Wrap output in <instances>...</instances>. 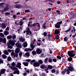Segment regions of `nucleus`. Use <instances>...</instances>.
<instances>
[{"label":"nucleus","mask_w":76,"mask_h":76,"mask_svg":"<svg viewBox=\"0 0 76 76\" xmlns=\"http://www.w3.org/2000/svg\"><path fill=\"white\" fill-rule=\"evenodd\" d=\"M7 44L8 48H9L12 49V48L13 47L10 45H11L12 46L15 45V42L13 41V40L12 41L11 40H9V43H7Z\"/></svg>","instance_id":"f257e3e1"},{"label":"nucleus","mask_w":76,"mask_h":76,"mask_svg":"<svg viewBox=\"0 0 76 76\" xmlns=\"http://www.w3.org/2000/svg\"><path fill=\"white\" fill-rule=\"evenodd\" d=\"M68 54L69 57H73L75 56V53H74V50H70L68 52Z\"/></svg>","instance_id":"f03ea898"},{"label":"nucleus","mask_w":76,"mask_h":76,"mask_svg":"<svg viewBox=\"0 0 76 76\" xmlns=\"http://www.w3.org/2000/svg\"><path fill=\"white\" fill-rule=\"evenodd\" d=\"M40 68L42 69H45V71H47V70H48L49 69L47 68V66L45 65L44 64H42L40 66Z\"/></svg>","instance_id":"7ed1b4c3"},{"label":"nucleus","mask_w":76,"mask_h":76,"mask_svg":"<svg viewBox=\"0 0 76 76\" xmlns=\"http://www.w3.org/2000/svg\"><path fill=\"white\" fill-rule=\"evenodd\" d=\"M39 64L38 62H34L33 63V66L34 67H39Z\"/></svg>","instance_id":"20e7f679"},{"label":"nucleus","mask_w":76,"mask_h":76,"mask_svg":"<svg viewBox=\"0 0 76 76\" xmlns=\"http://www.w3.org/2000/svg\"><path fill=\"white\" fill-rule=\"evenodd\" d=\"M36 53H37L40 54L41 53H42V50H40L39 48H37L36 50Z\"/></svg>","instance_id":"39448f33"},{"label":"nucleus","mask_w":76,"mask_h":76,"mask_svg":"<svg viewBox=\"0 0 76 76\" xmlns=\"http://www.w3.org/2000/svg\"><path fill=\"white\" fill-rule=\"evenodd\" d=\"M18 42L15 44V46H17V47L21 48H22V46H21V44L20 43H18Z\"/></svg>","instance_id":"423d86ee"},{"label":"nucleus","mask_w":76,"mask_h":76,"mask_svg":"<svg viewBox=\"0 0 76 76\" xmlns=\"http://www.w3.org/2000/svg\"><path fill=\"white\" fill-rule=\"evenodd\" d=\"M15 7L17 9H20V8L22 7V5L20 4H17L15 5Z\"/></svg>","instance_id":"0eeeda50"},{"label":"nucleus","mask_w":76,"mask_h":76,"mask_svg":"<svg viewBox=\"0 0 76 76\" xmlns=\"http://www.w3.org/2000/svg\"><path fill=\"white\" fill-rule=\"evenodd\" d=\"M19 52H20V49L19 48H17L15 51V53L16 54L19 53Z\"/></svg>","instance_id":"6e6552de"},{"label":"nucleus","mask_w":76,"mask_h":76,"mask_svg":"<svg viewBox=\"0 0 76 76\" xmlns=\"http://www.w3.org/2000/svg\"><path fill=\"white\" fill-rule=\"evenodd\" d=\"M54 33L55 34L57 35V34H60V31L58 29H56L55 30Z\"/></svg>","instance_id":"1a4fd4ad"},{"label":"nucleus","mask_w":76,"mask_h":76,"mask_svg":"<svg viewBox=\"0 0 76 76\" xmlns=\"http://www.w3.org/2000/svg\"><path fill=\"white\" fill-rule=\"evenodd\" d=\"M1 28H3V29H5V28H6V24H5V23H2L1 25Z\"/></svg>","instance_id":"9d476101"},{"label":"nucleus","mask_w":76,"mask_h":76,"mask_svg":"<svg viewBox=\"0 0 76 76\" xmlns=\"http://www.w3.org/2000/svg\"><path fill=\"white\" fill-rule=\"evenodd\" d=\"M68 70L70 71H73V69H74L73 66H69V67H68Z\"/></svg>","instance_id":"9b49d317"},{"label":"nucleus","mask_w":76,"mask_h":76,"mask_svg":"<svg viewBox=\"0 0 76 76\" xmlns=\"http://www.w3.org/2000/svg\"><path fill=\"white\" fill-rule=\"evenodd\" d=\"M55 26L56 28H60V25H59L57 23L56 24H55Z\"/></svg>","instance_id":"f8f14e48"},{"label":"nucleus","mask_w":76,"mask_h":76,"mask_svg":"<svg viewBox=\"0 0 76 76\" xmlns=\"http://www.w3.org/2000/svg\"><path fill=\"white\" fill-rule=\"evenodd\" d=\"M19 39L20 40V41H21V42H24V41H25V39H23L22 37L19 38Z\"/></svg>","instance_id":"ddd939ff"},{"label":"nucleus","mask_w":76,"mask_h":76,"mask_svg":"<svg viewBox=\"0 0 76 76\" xmlns=\"http://www.w3.org/2000/svg\"><path fill=\"white\" fill-rule=\"evenodd\" d=\"M6 70V69H1V74H4V73H5V71Z\"/></svg>","instance_id":"4468645a"},{"label":"nucleus","mask_w":76,"mask_h":76,"mask_svg":"<svg viewBox=\"0 0 76 76\" xmlns=\"http://www.w3.org/2000/svg\"><path fill=\"white\" fill-rule=\"evenodd\" d=\"M10 69H12L13 70H18V69L16 67H14L13 68H12V66H10Z\"/></svg>","instance_id":"2eb2a0df"},{"label":"nucleus","mask_w":76,"mask_h":76,"mask_svg":"<svg viewBox=\"0 0 76 76\" xmlns=\"http://www.w3.org/2000/svg\"><path fill=\"white\" fill-rule=\"evenodd\" d=\"M30 31V29L29 28H27V30L26 31V34L27 35H29V32Z\"/></svg>","instance_id":"dca6fc26"},{"label":"nucleus","mask_w":76,"mask_h":76,"mask_svg":"<svg viewBox=\"0 0 76 76\" xmlns=\"http://www.w3.org/2000/svg\"><path fill=\"white\" fill-rule=\"evenodd\" d=\"M23 64L25 66H28V64L29 63L27 62H24L23 63Z\"/></svg>","instance_id":"f3484780"},{"label":"nucleus","mask_w":76,"mask_h":76,"mask_svg":"<svg viewBox=\"0 0 76 76\" xmlns=\"http://www.w3.org/2000/svg\"><path fill=\"white\" fill-rule=\"evenodd\" d=\"M8 39H10L12 38V35H9L7 37Z\"/></svg>","instance_id":"a211bd4d"},{"label":"nucleus","mask_w":76,"mask_h":76,"mask_svg":"<svg viewBox=\"0 0 76 76\" xmlns=\"http://www.w3.org/2000/svg\"><path fill=\"white\" fill-rule=\"evenodd\" d=\"M30 47L32 49L34 50V48L35 47V45H34L33 44H30Z\"/></svg>","instance_id":"6ab92c4d"},{"label":"nucleus","mask_w":76,"mask_h":76,"mask_svg":"<svg viewBox=\"0 0 76 76\" xmlns=\"http://www.w3.org/2000/svg\"><path fill=\"white\" fill-rule=\"evenodd\" d=\"M47 68L49 69H53V66L50 65H48L47 66Z\"/></svg>","instance_id":"aec40b11"},{"label":"nucleus","mask_w":76,"mask_h":76,"mask_svg":"<svg viewBox=\"0 0 76 76\" xmlns=\"http://www.w3.org/2000/svg\"><path fill=\"white\" fill-rule=\"evenodd\" d=\"M4 34L5 35H7L8 34H9V33L7 31H4Z\"/></svg>","instance_id":"412c9836"},{"label":"nucleus","mask_w":76,"mask_h":76,"mask_svg":"<svg viewBox=\"0 0 76 76\" xmlns=\"http://www.w3.org/2000/svg\"><path fill=\"white\" fill-rule=\"evenodd\" d=\"M72 58L71 57H69L68 58V60L69 61V62H70V61H72Z\"/></svg>","instance_id":"4be33fe9"},{"label":"nucleus","mask_w":76,"mask_h":76,"mask_svg":"<svg viewBox=\"0 0 76 76\" xmlns=\"http://www.w3.org/2000/svg\"><path fill=\"white\" fill-rule=\"evenodd\" d=\"M11 65H12V68H13L14 67H15V66L16 64H15V62H13L12 63H11Z\"/></svg>","instance_id":"5701e85b"},{"label":"nucleus","mask_w":76,"mask_h":76,"mask_svg":"<svg viewBox=\"0 0 76 76\" xmlns=\"http://www.w3.org/2000/svg\"><path fill=\"white\" fill-rule=\"evenodd\" d=\"M38 63H39V64H41L43 63V61H42L41 60L38 61Z\"/></svg>","instance_id":"b1692460"},{"label":"nucleus","mask_w":76,"mask_h":76,"mask_svg":"<svg viewBox=\"0 0 76 76\" xmlns=\"http://www.w3.org/2000/svg\"><path fill=\"white\" fill-rule=\"evenodd\" d=\"M9 8L5 7V8H4V12H6V11L9 10Z\"/></svg>","instance_id":"393cba45"},{"label":"nucleus","mask_w":76,"mask_h":76,"mask_svg":"<svg viewBox=\"0 0 76 76\" xmlns=\"http://www.w3.org/2000/svg\"><path fill=\"white\" fill-rule=\"evenodd\" d=\"M60 37L59 36H58V35H57L56 36H55V38L56 39H57L58 40L59 39V37Z\"/></svg>","instance_id":"a878e982"},{"label":"nucleus","mask_w":76,"mask_h":76,"mask_svg":"<svg viewBox=\"0 0 76 76\" xmlns=\"http://www.w3.org/2000/svg\"><path fill=\"white\" fill-rule=\"evenodd\" d=\"M23 45H24V48H26L27 46H28V44L27 43H26L25 44L24 43H23Z\"/></svg>","instance_id":"bb28decb"},{"label":"nucleus","mask_w":76,"mask_h":76,"mask_svg":"<svg viewBox=\"0 0 76 76\" xmlns=\"http://www.w3.org/2000/svg\"><path fill=\"white\" fill-rule=\"evenodd\" d=\"M4 53L6 55H9V53H8V52H7V51L6 50H5L4 52Z\"/></svg>","instance_id":"cd10ccee"},{"label":"nucleus","mask_w":76,"mask_h":76,"mask_svg":"<svg viewBox=\"0 0 76 76\" xmlns=\"http://www.w3.org/2000/svg\"><path fill=\"white\" fill-rule=\"evenodd\" d=\"M3 4H4V2H2L0 3V6L2 7H4V5H3Z\"/></svg>","instance_id":"c85d7f7f"},{"label":"nucleus","mask_w":76,"mask_h":76,"mask_svg":"<svg viewBox=\"0 0 76 76\" xmlns=\"http://www.w3.org/2000/svg\"><path fill=\"white\" fill-rule=\"evenodd\" d=\"M0 36L1 37H3V38L4 37V35L3 33H0Z\"/></svg>","instance_id":"c756f323"},{"label":"nucleus","mask_w":76,"mask_h":76,"mask_svg":"<svg viewBox=\"0 0 76 76\" xmlns=\"http://www.w3.org/2000/svg\"><path fill=\"white\" fill-rule=\"evenodd\" d=\"M2 58H4V59H5V58H7V56H6L4 54H3Z\"/></svg>","instance_id":"7c9ffc66"},{"label":"nucleus","mask_w":76,"mask_h":76,"mask_svg":"<svg viewBox=\"0 0 76 76\" xmlns=\"http://www.w3.org/2000/svg\"><path fill=\"white\" fill-rule=\"evenodd\" d=\"M16 37V35L15 34H14L12 36V38L13 39H15Z\"/></svg>","instance_id":"2f4dec72"},{"label":"nucleus","mask_w":76,"mask_h":76,"mask_svg":"<svg viewBox=\"0 0 76 76\" xmlns=\"http://www.w3.org/2000/svg\"><path fill=\"white\" fill-rule=\"evenodd\" d=\"M17 65L19 66V68H21V63H18Z\"/></svg>","instance_id":"473e14b6"},{"label":"nucleus","mask_w":76,"mask_h":76,"mask_svg":"<svg viewBox=\"0 0 76 76\" xmlns=\"http://www.w3.org/2000/svg\"><path fill=\"white\" fill-rule=\"evenodd\" d=\"M6 39H3L2 40V42L4 43V44H6Z\"/></svg>","instance_id":"72a5a7b5"},{"label":"nucleus","mask_w":76,"mask_h":76,"mask_svg":"<svg viewBox=\"0 0 76 76\" xmlns=\"http://www.w3.org/2000/svg\"><path fill=\"white\" fill-rule=\"evenodd\" d=\"M32 53V54L34 55H36V54H37V52L35 51H33Z\"/></svg>","instance_id":"f704fd0d"},{"label":"nucleus","mask_w":76,"mask_h":76,"mask_svg":"<svg viewBox=\"0 0 76 76\" xmlns=\"http://www.w3.org/2000/svg\"><path fill=\"white\" fill-rule=\"evenodd\" d=\"M48 62L49 63H52L53 61H52V59L51 58H49L48 59Z\"/></svg>","instance_id":"c9c22d12"},{"label":"nucleus","mask_w":76,"mask_h":76,"mask_svg":"<svg viewBox=\"0 0 76 76\" xmlns=\"http://www.w3.org/2000/svg\"><path fill=\"white\" fill-rule=\"evenodd\" d=\"M63 62L62 63H65L66 62V60H67V59H66V58H63L62 59Z\"/></svg>","instance_id":"e433bc0d"},{"label":"nucleus","mask_w":76,"mask_h":76,"mask_svg":"<svg viewBox=\"0 0 76 76\" xmlns=\"http://www.w3.org/2000/svg\"><path fill=\"white\" fill-rule=\"evenodd\" d=\"M51 72L52 73H54L56 72V70L54 69H53L51 70Z\"/></svg>","instance_id":"4c0bfd02"},{"label":"nucleus","mask_w":76,"mask_h":76,"mask_svg":"<svg viewBox=\"0 0 76 76\" xmlns=\"http://www.w3.org/2000/svg\"><path fill=\"white\" fill-rule=\"evenodd\" d=\"M3 60H2L1 58H0V64H3Z\"/></svg>","instance_id":"58836bf2"},{"label":"nucleus","mask_w":76,"mask_h":76,"mask_svg":"<svg viewBox=\"0 0 76 76\" xmlns=\"http://www.w3.org/2000/svg\"><path fill=\"white\" fill-rule=\"evenodd\" d=\"M11 57L9 56L7 58V61H11Z\"/></svg>","instance_id":"ea45409f"},{"label":"nucleus","mask_w":76,"mask_h":76,"mask_svg":"<svg viewBox=\"0 0 76 76\" xmlns=\"http://www.w3.org/2000/svg\"><path fill=\"white\" fill-rule=\"evenodd\" d=\"M35 60H33L32 61H31V62H30V64H33V63L35 62Z\"/></svg>","instance_id":"a19ab883"},{"label":"nucleus","mask_w":76,"mask_h":76,"mask_svg":"<svg viewBox=\"0 0 76 76\" xmlns=\"http://www.w3.org/2000/svg\"><path fill=\"white\" fill-rule=\"evenodd\" d=\"M67 40H68V39L67 38V37H66L64 38V41H65V42H67Z\"/></svg>","instance_id":"79ce46f5"},{"label":"nucleus","mask_w":76,"mask_h":76,"mask_svg":"<svg viewBox=\"0 0 76 76\" xmlns=\"http://www.w3.org/2000/svg\"><path fill=\"white\" fill-rule=\"evenodd\" d=\"M19 23L20 26H22V25H23V22H22L21 21H20Z\"/></svg>","instance_id":"37998d69"},{"label":"nucleus","mask_w":76,"mask_h":76,"mask_svg":"<svg viewBox=\"0 0 76 76\" xmlns=\"http://www.w3.org/2000/svg\"><path fill=\"white\" fill-rule=\"evenodd\" d=\"M48 58H45V59L44 62L45 63H47V61H48Z\"/></svg>","instance_id":"c03bdc74"},{"label":"nucleus","mask_w":76,"mask_h":76,"mask_svg":"<svg viewBox=\"0 0 76 76\" xmlns=\"http://www.w3.org/2000/svg\"><path fill=\"white\" fill-rule=\"evenodd\" d=\"M36 25H38L37 26L38 28H40V25H39V23H36Z\"/></svg>","instance_id":"a18cd8bd"},{"label":"nucleus","mask_w":76,"mask_h":76,"mask_svg":"<svg viewBox=\"0 0 76 76\" xmlns=\"http://www.w3.org/2000/svg\"><path fill=\"white\" fill-rule=\"evenodd\" d=\"M25 54H26L27 57H29V53L28 52L26 53Z\"/></svg>","instance_id":"49530a36"},{"label":"nucleus","mask_w":76,"mask_h":76,"mask_svg":"<svg viewBox=\"0 0 76 76\" xmlns=\"http://www.w3.org/2000/svg\"><path fill=\"white\" fill-rule=\"evenodd\" d=\"M70 30H71V27H70L69 28V29L68 30H66V32H69V31H70Z\"/></svg>","instance_id":"de8ad7c7"},{"label":"nucleus","mask_w":76,"mask_h":76,"mask_svg":"<svg viewBox=\"0 0 76 76\" xmlns=\"http://www.w3.org/2000/svg\"><path fill=\"white\" fill-rule=\"evenodd\" d=\"M57 58H58V59H61V57L60 56H58L56 57Z\"/></svg>","instance_id":"09e8293b"},{"label":"nucleus","mask_w":76,"mask_h":76,"mask_svg":"<svg viewBox=\"0 0 76 76\" xmlns=\"http://www.w3.org/2000/svg\"><path fill=\"white\" fill-rule=\"evenodd\" d=\"M48 39L49 41H50V38L51 37V34H48Z\"/></svg>","instance_id":"8fccbe9b"},{"label":"nucleus","mask_w":76,"mask_h":76,"mask_svg":"<svg viewBox=\"0 0 76 76\" xmlns=\"http://www.w3.org/2000/svg\"><path fill=\"white\" fill-rule=\"evenodd\" d=\"M62 23H63V22H62V21H61L60 22H57V23L58 24L60 25H61V24Z\"/></svg>","instance_id":"3c124183"},{"label":"nucleus","mask_w":76,"mask_h":76,"mask_svg":"<svg viewBox=\"0 0 76 76\" xmlns=\"http://www.w3.org/2000/svg\"><path fill=\"white\" fill-rule=\"evenodd\" d=\"M16 74H17L18 75H19V70H18L17 71H15Z\"/></svg>","instance_id":"603ef678"},{"label":"nucleus","mask_w":76,"mask_h":76,"mask_svg":"<svg viewBox=\"0 0 76 76\" xmlns=\"http://www.w3.org/2000/svg\"><path fill=\"white\" fill-rule=\"evenodd\" d=\"M43 35L44 37H46L47 35V34L45 32H44Z\"/></svg>","instance_id":"864d4df0"},{"label":"nucleus","mask_w":76,"mask_h":76,"mask_svg":"<svg viewBox=\"0 0 76 76\" xmlns=\"http://www.w3.org/2000/svg\"><path fill=\"white\" fill-rule=\"evenodd\" d=\"M22 52H21L19 53V56L21 57H22Z\"/></svg>","instance_id":"5fc2aeb1"},{"label":"nucleus","mask_w":76,"mask_h":76,"mask_svg":"<svg viewBox=\"0 0 76 76\" xmlns=\"http://www.w3.org/2000/svg\"><path fill=\"white\" fill-rule=\"evenodd\" d=\"M25 12L26 13H27L28 12H30V10H25Z\"/></svg>","instance_id":"6e6d98bb"},{"label":"nucleus","mask_w":76,"mask_h":76,"mask_svg":"<svg viewBox=\"0 0 76 76\" xmlns=\"http://www.w3.org/2000/svg\"><path fill=\"white\" fill-rule=\"evenodd\" d=\"M56 73H55V74H56V75H57V74H58V73H59V71L58 70H57L56 71Z\"/></svg>","instance_id":"4d7b16f0"},{"label":"nucleus","mask_w":76,"mask_h":76,"mask_svg":"<svg viewBox=\"0 0 76 76\" xmlns=\"http://www.w3.org/2000/svg\"><path fill=\"white\" fill-rule=\"evenodd\" d=\"M53 62H57V59L55 58L53 59Z\"/></svg>","instance_id":"13d9d810"},{"label":"nucleus","mask_w":76,"mask_h":76,"mask_svg":"<svg viewBox=\"0 0 76 76\" xmlns=\"http://www.w3.org/2000/svg\"><path fill=\"white\" fill-rule=\"evenodd\" d=\"M31 59H26V61L27 62H30V61H31Z\"/></svg>","instance_id":"bf43d9fd"},{"label":"nucleus","mask_w":76,"mask_h":76,"mask_svg":"<svg viewBox=\"0 0 76 76\" xmlns=\"http://www.w3.org/2000/svg\"><path fill=\"white\" fill-rule=\"evenodd\" d=\"M10 13L7 12H6L5 13V15H10Z\"/></svg>","instance_id":"052dcab7"},{"label":"nucleus","mask_w":76,"mask_h":76,"mask_svg":"<svg viewBox=\"0 0 76 76\" xmlns=\"http://www.w3.org/2000/svg\"><path fill=\"white\" fill-rule=\"evenodd\" d=\"M12 56H13L14 55H15V53L14 52H12L11 53Z\"/></svg>","instance_id":"680f3d73"},{"label":"nucleus","mask_w":76,"mask_h":76,"mask_svg":"<svg viewBox=\"0 0 76 76\" xmlns=\"http://www.w3.org/2000/svg\"><path fill=\"white\" fill-rule=\"evenodd\" d=\"M24 51H26V52H28V48H26L25 49Z\"/></svg>","instance_id":"e2e57ef3"},{"label":"nucleus","mask_w":76,"mask_h":76,"mask_svg":"<svg viewBox=\"0 0 76 76\" xmlns=\"http://www.w3.org/2000/svg\"><path fill=\"white\" fill-rule=\"evenodd\" d=\"M5 30L6 31H9V27H7Z\"/></svg>","instance_id":"0e129e2a"},{"label":"nucleus","mask_w":76,"mask_h":76,"mask_svg":"<svg viewBox=\"0 0 76 76\" xmlns=\"http://www.w3.org/2000/svg\"><path fill=\"white\" fill-rule=\"evenodd\" d=\"M3 39H2V38L0 37V42H3Z\"/></svg>","instance_id":"69168bd1"},{"label":"nucleus","mask_w":76,"mask_h":76,"mask_svg":"<svg viewBox=\"0 0 76 76\" xmlns=\"http://www.w3.org/2000/svg\"><path fill=\"white\" fill-rule=\"evenodd\" d=\"M69 69H67V74H69L70 73V71H69Z\"/></svg>","instance_id":"338daca9"},{"label":"nucleus","mask_w":76,"mask_h":76,"mask_svg":"<svg viewBox=\"0 0 76 76\" xmlns=\"http://www.w3.org/2000/svg\"><path fill=\"white\" fill-rule=\"evenodd\" d=\"M42 76H46L45 75V74L44 73H42L41 75Z\"/></svg>","instance_id":"774afa93"}]
</instances>
